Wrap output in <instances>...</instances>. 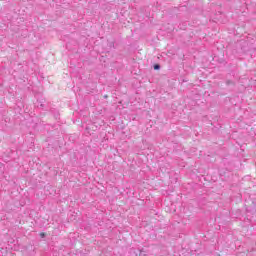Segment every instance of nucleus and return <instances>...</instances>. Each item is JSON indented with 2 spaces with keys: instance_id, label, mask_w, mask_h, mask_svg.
<instances>
[{
  "instance_id": "f257e3e1",
  "label": "nucleus",
  "mask_w": 256,
  "mask_h": 256,
  "mask_svg": "<svg viewBox=\"0 0 256 256\" xmlns=\"http://www.w3.org/2000/svg\"><path fill=\"white\" fill-rule=\"evenodd\" d=\"M37 105H38V107H41V109H43V107H45V99L44 98H38L37 99Z\"/></svg>"
},
{
  "instance_id": "f03ea898",
  "label": "nucleus",
  "mask_w": 256,
  "mask_h": 256,
  "mask_svg": "<svg viewBox=\"0 0 256 256\" xmlns=\"http://www.w3.org/2000/svg\"><path fill=\"white\" fill-rule=\"evenodd\" d=\"M153 69H154L155 71H159V69H161V64H154V65H153Z\"/></svg>"
},
{
  "instance_id": "7ed1b4c3",
  "label": "nucleus",
  "mask_w": 256,
  "mask_h": 256,
  "mask_svg": "<svg viewBox=\"0 0 256 256\" xmlns=\"http://www.w3.org/2000/svg\"><path fill=\"white\" fill-rule=\"evenodd\" d=\"M52 113H54L55 119H59V111H57V110H52Z\"/></svg>"
},
{
  "instance_id": "20e7f679",
  "label": "nucleus",
  "mask_w": 256,
  "mask_h": 256,
  "mask_svg": "<svg viewBox=\"0 0 256 256\" xmlns=\"http://www.w3.org/2000/svg\"><path fill=\"white\" fill-rule=\"evenodd\" d=\"M226 85H235V82H233V81H231V80H228V81L226 82Z\"/></svg>"
},
{
  "instance_id": "39448f33",
  "label": "nucleus",
  "mask_w": 256,
  "mask_h": 256,
  "mask_svg": "<svg viewBox=\"0 0 256 256\" xmlns=\"http://www.w3.org/2000/svg\"><path fill=\"white\" fill-rule=\"evenodd\" d=\"M41 236H42V237H45V233H42Z\"/></svg>"
},
{
  "instance_id": "423d86ee",
  "label": "nucleus",
  "mask_w": 256,
  "mask_h": 256,
  "mask_svg": "<svg viewBox=\"0 0 256 256\" xmlns=\"http://www.w3.org/2000/svg\"><path fill=\"white\" fill-rule=\"evenodd\" d=\"M104 98L107 99V95H105Z\"/></svg>"
}]
</instances>
